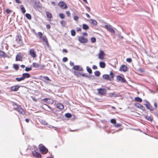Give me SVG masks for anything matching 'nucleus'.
<instances>
[{
    "label": "nucleus",
    "mask_w": 158,
    "mask_h": 158,
    "mask_svg": "<svg viewBox=\"0 0 158 158\" xmlns=\"http://www.w3.org/2000/svg\"><path fill=\"white\" fill-rule=\"evenodd\" d=\"M14 109L17 110L19 113L22 115L25 114V112L23 109L21 107L20 105H19L16 103H14L13 104Z\"/></svg>",
    "instance_id": "nucleus-1"
},
{
    "label": "nucleus",
    "mask_w": 158,
    "mask_h": 158,
    "mask_svg": "<svg viewBox=\"0 0 158 158\" xmlns=\"http://www.w3.org/2000/svg\"><path fill=\"white\" fill-rule=\"evenodd\" d=\"M39 148L40 151L42 154H46L48 152V149L42 144H40L39 145Z\"/></svg>",
    "instance_id": "nucleus-2"
},
{
    "label": "nucleus",
    "mask_w": 158,
    "mask_h": 158,
    "mask_svg": "<svg viewBox=\"0 0 158 158\" xmlns=\"http://www.w3.org/2000/svg\"><path fill=\"white\" fill-rule=\"evenodd\" d=\"M32 66L35 68L41 69H42L45 67L44 65H41L37 63H33Z\"/></svg>",
    "instance_id": "nucleus-3"
},
{
    "label": "nucleus",
    "mask_w": 158,
    "mask_h": 158,
    "mask_svg": "<svg viewBox=\"0 0 158 158\" xmlns=\"http://www.w3.org/2000/svg\"><path fill=\"white\" fill-rule=\"evenodd\" d=\"M146 103L145 104H144V105L147 109L152 111H153L154 110V109L152 106L151 105L150 103L148 101H146Z\"/></svg>",
    "instance_id": "nucleus-4"
},
{
    "label": "nucleus",
    "mask_w": 158,
    "mask_h": 158,
    "mask_svg": "<svg viewBox=\"0 0 158 158\" xmlns=\"http://www.w3.org/2000/svg\"><path fill=\"white\" fill-rule=\"evenodd\" d=\"M78 40L81 43H86L88 42L87 39L84 38L83 36H79L78 37Z\"/></svg>",
    "instance_id": "nucleus-5"
},
{
    "label": "nucleus",
    "mask_w": 158,
    "mask_h": 158,
    "mask_svg": "<svg viewBox=\"0 0 158 158\" xmlns=\"http://www.w3.org/2000/svg\"><path fill=\"white\" fill-rule=\"evenodd\" d=\"M58 5L62 9H65L67 8V6L65 3L64 2L61 1L60 2Z\"/></svg>",
    "instance_id": "nucleus-6"
},
{
    "label": "nucleus",
    "mask_w": 158,
    "mask_h": 158,
    "mask_svg": "<svg viewBox=\"0 0 158 158\" xmlns=\"http://www.w3.org/2000/svg\"><path fill=\"white\" fill-rule=\"evenodd\" d=\"M32 153L33 156L37 158H41V156L40 153L34 151L32 152Z\"/></svg>",
    "instance_id": "nucleus-7"
},
{
    "label": "nucleus",
    "mask_w": 158,
    "mask_h": 158,
    "mask_svg": "<svg viewBox=\"0 0 158 158\" xmlns=\"http://www.w3.org/2000/svg\"><path fill=\"white\" fill-rule=\"evenodd\" d=\"M111 26L110 25H105L104 27L106 28L108 31L112 33H114V31L111 28Z\"/></svg>",
    "instance_id": "nucleus-8"
},
{
    "label": "nucleus",
    "mask_w": 158,
    "mask_h": 158,
    "mask_svg": "<svg viewBox=\"0 0 158 158\" xmlns=\"http://www.w3.org/2000/svg\"><path fill=\"white\" fill-rule=\"evenodd\" d=\"M29 53L31 57L33 58L35 57L36 56V55L35 52V50L32 48L29 50Z\"/></svg>",
    "instance_id": "nucleus-9"
},
{
    "label": "nucleus",
    "mask_w": 158,
    "mask_h": 158,
    "mask_svg": "<svg viewBox=\"0 0 158 158\" xmlns=\"http://www.w3.org/2000/svg\"><path fill=\"white\" fill-rule=\"evenodd\" d=\"M16 41L19 45H20L22 44V42L21 39V38L19 35L16 36Z\"/></svg>",
    "instance_id": "nucleus-10"
},
{
    "label": "nucleus",
    "mask_w": 158,
    "mask_h": 158,
    "mask_svg": "<svg viewBox=\"0 0 158 158\" xmlns=\"http://www.w3.org/2000/svg\"><path fill=\"white\" fill-rule=\"evenodd\" d=\"M98 93L99 94L102 95L105 94L106 93V90L104 89H98Z\"/></svg>",
    "instance_id": "nucleus-11"
},
{
    "label": "nucleus",
    "mask_w": 158,
    "mask_h": 158,
    "mask_svg": "<svg viewBox=\"0 0 158 158\" xmlns=\"http://www.w3.org/2000/svg\"><path fill=\"white\" fill-rule=\"evenodd\" d=\"M105 55L104 51L100 50L98 55V58L101 60L103 59Z\"/></svg>",
    "instance_id": "nucleus-12"
},
{
    "label": "nucleus",
    "mask_w": 158,
    "mask_h": 158,
    "mask_svg": "<svg viewBox=\"0 0 158 158\" xmlns=\"http://www.w3.org/2000/svg\"><path fill=\"white\" fill-rule=\"evenodd\" d=\"M127 70V66L125 65H122L119 69V70L121 71H123L124 72H126Z\"/></svg>",
    "instance_id": "nucleus-13"
},
{
    "label": "nucleus",
    "mask_w": 158,
    "mask_h": 158,
    "mask_svg": "<svg viewBox=\"0 0 158 158\" xmlns=\"http://www.w3.org/2000/svg\"><path fill=\"white\" fill-rule=\"evenodd\" d=\"M117 79L118 81L123 82H125L126 81L125 79L120 75H118L117 76Z\"/></svg>",
    "instance_id": "nucleus-14"
},
{
    "label": "nucleus",
    "mask_w": 158,
    "mask_h": 158,
    "mask_svg": "<svg viewBox=\"0 0 158 158\" xmlns=\"http://www.w3.org/2000/svg\"><path fill=\"white\" fill-rule=\"evenodd\" d=\"M20 86L19 85H16L15 86H11L10 87V89L11 91H16L18 90Z\"/></svg>",
    "instance_id": "nucleus-15"
},
{
    "label": "nucleus",
    "mask_w": 158,
    "mask_h": 158,
    "mask_svg": "<svg viewBox=\"0 0 158 158\" xmlns=\"http://www.w3.org/2000/svg\"><path fill=\"white\" fill-rule=\"evenodd\" d=\"M118 96L117 95L115 92L109 93L108 94V97L110 98H115Z\"/></svg>",
    "instance_id": "nucleus-16"
},
{
    "label": "nucleus",
    "mask_w": 158,
    "mask_h": 158,
    "mask_svg": "<svg viewBox=\"0 0 158 158\" xmlns=\"http://www.w3.org/2000/svg\"><path fill=\"white\" fill-rule=\"evenodd\" d=\"M42 100L48 103L52 104L53 102V101L52 100L49 98H44Z\"/></svg>",
    "instance_id": "nucleus-17"
},
{
    "label": "nucleus",
    "mask_w": 158,
    "mask_h": 158,
    "mask_svg": "<svg viewBox=\"0 0 158 158\" xmlns=\"http://www.w3.org/2000/svg\"><path fill=\"white\" fill-rule=\"evenodd\" d=\"M73 69L74 70H78L80 71H82L83 69L82 68H80L79 65H75L73 67Z\"/></svg>",
    "instance_id": "nucleus-18"
},
{
    "label": "nucleus",
    "mask_w": 158,
    "mask_h": 158,
    "mask_svg": "<svg viewBox=\"0 0 158 158\" xmlns=\"http://www.w3.org/2000/svg\"><path fill=\"white\" fill-rule=\"evenodd\" d=\"M22 77L24 80L25 78L30 77V75L28 73H25L23 74Z\"/></svg>",
    "instance_id": "nucleus-19"
},
{
    "label": "nucleus",
    "mask_w": 158,
    "mask_h": 158,
    "mask_svg": "<svg viewBox=\"0 0 158 158\" xmlns=\"http://www.w3.org/2000/svg\"><path fill=\"white\" fill-rule=\"evenodd\" d=\"M135 106L138 108H139L141 109V110H143V111L145 110V108H144V107H143V106L141 104H139V103H137L136 104H135Z\"/></svg>",
    "instance_id": "nucleus-20"
},
{
    "label": "nucleus",
    "mask_w": 158,
    "mask_h": 158,
    "mask_svg": "<svg viewBox=\"0 0 158 158\" xmlns=\"http://www.w3.org/2000/svg\"><path fill=\"white\" fill-rule=\"evenodd\" d=\"M103 78L105 80H111V78L109 75L108 74H104L102 76Z\"/></svg>",
    "instance_id": "nucleus-21"
},
{
    "label": "nucleus",
    "mask_w": 158,
    "mask_h": 158,
    "mask_svg": "<svg viewBox=\"0 0 158 158\" xmlns=\"http://www.w3.org/2000/svg\"><path fill=\"white\" fill-rule=\"evenodd\" d=\"M16 61H22V57L20 54H18L16 56Z\"/></svg>",
    "instance_id": "nucleus-22"
},
{
    "label": "nucleus",
    "mask_w": 158,
    "mask_h": 158,
    "mask_svg": "<svg viewBox=\"0 0 158 158\" xmlns=\"http://www.w3.org/2000/svg\"><path fill=\"white\" fill-rule=\"evenodd\" d=\"M89 22L90 24L92 25H97V22L96 20H94L91 19Z\"/></svg>",
    "instance_id": "nucleus-23"
},
{
    "label": "nucleus",
    "mask_w": 158,
    "mask_h": 158,
    "mask_svg": "<svg viewBox=\"0 0 158 158\" xmlns=\"http://www.w3.org/2000/svg\"><path fill=\"white\" fill-rule=\"evenodd\" d=\"M42 38V40L43 41V42H45L46 44L47 45H48V40H47V39L46 36H44Z\"/></svg>",
    "instance_id": "nucleus-24"
},
{
    "label": "nucleus",
    "mask_w": 158,
    "mask_h": 158,
    "mask_svg": "<svg viewBox=\"0 0 158 158\" xmlns=\"http://www.w3.org/2000/svg\"><path fill=\"white\" fill-rule=\"evenodd\" d=\"M105 66L106 64L104 62L101 61L99 62V66L100 68H104L105 67Z\"/></svg>",
    "instance_id": "nucleus-25"
},
{
    "label": "nucleus",
    "mask_w": 158,
    "mask_h": 158,
    "mask_svg": "<svg viewBox=\"0 0 158 158\" xmlns=\"http://www.w3.org/2000/svg\"><path fill=\"white\" fill-rule=\"evenodd\" d=\"M57 108L60 109H63L64 108V106L61 103L57 104L56 105Z\"/></svg>",
    "instance_id": "nucleus-26"
},
{
    "label": "nucleus",
    "mask_w": 158,
    "mask_h": 158,
    "mask_svg": "<svg viewBox=\"0 0 158 158\" xmlns=\"http://www.w3.org/2000/svg\"><path fill=\"white\" fill-rule=\"evenodd\" d=\"M82 28L85 30H87L89 29V27L87 25L83 24H82Z\"/></svg>",
    "instance_id": "nucleus-27"
},
{
    "label": "nucleus",
    "mask_w": 158,
    "mask_h": 158,
    "mask_svg": "<svg viewBox=\"0 0 158 158\" xmlns=\"http://www.w3.org/2000/svg\"><path fill=\"white\" fill-rule=\"evenodd\" d=\"M46 14L47 18L51 19L52 17V15L49 12L47 11L46 12Z\"/></svg>",
    "instance_id": "nucleus-28"
},
{
    "label": "nucleus",
    "mask_w": 158,
    "mask_h": 158,
    "mask_svg": "<svg viewBox=\"0 0 158 158\" xmlns=\"http://www.w3.org/2000/svg\"><path fill=\"white\" fill-rule=\"evenodd\" d=\"M135 101L139 102H141L142 101V100L141 98L139 97H136L135 98Z\"/></svg>",
    "instance_id": "nucleus-29"
},
{
    "label": "nucleus",
    "mask_w": 158,
    "mask_h": 158,
    "mask_svg": "<svg viewBox=\"0 0 158 158\" xmlns=\"http://www.w3.org/2000/svg\"><path fill=\"white\" fill-rule=\"evenodd\" d=\"M86 69L88 73L89 74H91L92 73V70L91 68H89L88 66H87Z\"/></svg>",
    "instance_id": "nucleus-30"
},
{
    "label": "nucleus",
    "mask_w": 158,
    "mask_h": 158,
    "mask_svg": "<svg viewBox=\"0 0 158 158\" xmlns=\"http://www.w3.org/2000/svg\"><path fill=\"white\" fill-rule=\"evenodd\" d=\"M74 74L75 76L79 77L81 75V73H80L75 71L74 72Z\"/></svg>",
    "instance_id": "nucleus-31"
},
{
    "label": "nucleus",
    "mask_w": 158,
    "mask_h": 158,
    "mask_svg": "<svg viewBox=\"0 0 158 158\" xmlns=\"http://www.w3.org/2000/svg\"><path fill=\"white\" fill-rule=\"evenodd\" d=\"M94 74L95 76L98 77L100 74V73L98 71H96L94 72Z\"/></svg>",
    "instance_id": "nucleus-32"
},
{
    "label": "nucleus",
    "mask_w": 158,
    "mask_h": 158,
    "mask_svg": "<svg viewBox=\"0 0 158 158\" xmlns=\"http://www.w3.org/2000/svg\"><path fill=\"white\" fill-rule=\"evenodd\" d=\"M25 16L28 19L30 20L31 19V16L29 14L26 13L25 14Z\"/></svg>",
    "instance_id": "nucleus-33"
},
{
    "label": "nucleus",
    "mask_w": 158,
    "mask_h": 158,
    "mask_svg": "<svg viewBox=\"0 0 158 158\" xmlns=\"http://www.w3.org/2000/svg\"><path fill=\"white\" fill-rule=\"evenodd\" d=\"M145 118L148 121H152V119H151V118L150 116H148L147 115L145 116Z\"/></svg>",
    "instance_id": "nucleus-34"
},
{
    "label": "nucleus",
    "mask_w": 158,
    "mask_h": 158,
    "mask_svg": "<svg viewBox=\"0 0 158 158\" xmlns=\"http://www.w3.org/2000/svg\"><path fill=\"white\" fill-rule=\"evenodd\" d=\"M65 117L67 118H69L72 117L71 114L69 113H67L65 114Z\"/></svg>",
    "instance_id": "nucleus-35"
},
{
    "label": "nucleus",
    "mask_w": 158,
    "mask_h": 158,
    "mask_svg": "<svg viewBox=\"0 0 158 158\" xmlns=\"http://www.w3.org/2000/svg\"><path fill=\"white\" fill-rule=\"evenodd\" d=\"M13 67L16 70H18L19 68V65L18 64H15L13 65Z\"/></svg>",
    "instance_id": "nucleus-36"
},
{
    "label": "nucleus",
    "mask_w": 158,
    "mask_h": 158,
    "mask_svg": "<svg viewBox=\"0 0 158 158\" xmlns=\"http://www.w3.org/2000/svg\"><path fill=\"white\" fill-rule=\"evenodd\" d=\"M15 80L18 81H20L24 80L22 77H17L15 78Z\"/></svg>",
    "instance_id": "nucleus-37"
},
{
    "label": "nucleus",
    "mask_w": 158,
    "mask_h": 158,
    "mask_svg": "<svg viewBox=\"0 0 158 158\" xmlns=\"http://www.w3.org/2000/svg\"><path fill=\"white\" fill-rule=\"evenodd\" d=\"M71 35L73 36H74L76 34L75 31L74 30H72L71 31Z\"/></svg>",
    "instance_id": "nucleus-38"
},
{
    "label": "nucleus",
    "mask_w": 158,
    "mask_h": 158,
    "mask_svg": "<svg viewBox=\"0 0 158 158\" xmlns=\"http://www.w3.org/2000/svg\"><path fill=\"white\" fill-rule=\"evenodd\" d=\"M21 6H22V7L21 8V11H22L23 13L24 14L26 12L25 9V8L22 5H21Z\"/></svg>",
    "instance_id": "nucleus-39"
},
{
    "label": "nucleus",
    "mask_w": 158,
    "mask_h": 158,
    "mask_svg": "<svg viewBox=\"0 0 158 158\" xmlns=\"http://www.w3.org/2000/svg\"><path fill=\"white\" fill-rule=\"evenodd\" d=\"M41 123L42 124L45 125H47L48 124L47 123L45 120H41Z\"/></svg>",
    "instance_id": "nucleus-40"
},
{
    "label": "nucleus",
    "mask_w": 158,
    "mask_h": 158,
    "mask_svg": "<svg viewBox=\"0 0 158 158\" xmlns=\"http://www.w3.org/2000/svg\"><path fill=\"white\" fill-rule=\"evenodd\" d=\"M43 78L47 81H51V80H50V79L47 76H44L43 77Z\"/></svg>",
    "instance_id": "nucleus-41"
},
{
    "label": "nucleus",
    "mask_w": 158,
    "mask_h": 158,
    "mask_svg": "<svg viewBox=\"0 0 158 158\" xmlns=\"http://www.w3.org/2000/svg\"><path fill=\"white\" fill-rule=\"evenodd\" d=\"M96 41V39L94 37H92L91 38V41L92 43H95Z\"/></svg>",
    "instance_id": "nucleus-42"
},
{
    "label": "nucleus",
    "mask_w": 158,
    "mask_h": 158,
    "mask_svg": "<svg viewBox=\"0 0 158 158\" xmlns=\"http://www.w3.org/2000/svg\"><path fill=\"white\" fill-rule=\"evenodd\" d=\"M32 70V68L31 67H26L25 69V70L26 72Z\"/></svg>",
    "instance_id": "nucleus-43"
},
{
    "label": "nucleus",
    "mask_w": 158,
    "mask_h": 158,
    "mask_svg": "<svg viewBox=\"0 0 158 158\" xmlns=\"http://www.w3.org/2000/svg\"><path fill=\"white\" fill-rule=\"evenodd\" d=\"M5 55V52L2 51H0V56L1 57L4 56Z\"/></svg>",
    "instance_id": "nucleus-44"
},
{
    "label": "nucleus",
    "mask_w": 158,
    "mask_h": 158,
    "mask_svg": "<svg viewBox=\"0 0 158 158\" xmlns=\"http://www.w3.org/2000/svg\"><path fill=\"white\" fill-rule=\"evenodd\" d=\"M110 122L113 124H115L116 123V120L114 119H112L110 120Z\"/></svg>",
    "instance_id": "nucleus-45"
},
{
    "label": "nucleus",
    "mask_w": 158,
    "mask_h": 158,
    "mask_svg": "<svg viewBox=\"0 0 158 158\" xmlns=\"http://www.w3.org/2000/svg\"><path fill=\"white\" fill-rule=\"evenodd\" d=\"M59 16L61 19H64L65 17L64 15L62 13H60L59 14Z\"/></svg>",
    "instance_id": "nucleus-46"
},
{
    "label": "nucleus",
    "mask_w": 158,
    "mask_h": 158,
    "mask_svg": "<svg viewBox=\"0 0 158 158\" xmlns=\"http://www.w3.org/2000/svg\"><path fill=\"white\" fill-rule=\"evenodd\" d=\"M65 22L64 21H61L60 22V23L63 26H64L65 25Z\"/></svg>",
    "instance_id": "nucleus-47"
},
{
    "label": "nucleus",
    "mask_w": 158,
    "mask_h": 158,
    "mask_svg": "<svg viewBox=\"0 0 158 158\" xmlns=\"http://www.w3.org/2000/svg\"><path fill=\"white\" fill-rule=\"evenodd\" d=\"M38 35L40 37V39H41L42 38V36L43 35V34L42 32H38Z\"/></svg>",
    "instance_id": "nucleus-48"
},
{
    "label": "nucleus",
    "mask_w": 158,
    "mask_h": 158,
    "mask_svg": "<svg viewBox=\"0 0 158 158\" xmlns=\"http://www.w3.org/2000/svg\"><path fill=\"white\" fill-rule=\"evenodd\" d=\"M114 126L115 127H119L121 126V124L120 123H117L116 124V123L114 125Z\"/></svg>",
    "instance_id": "nucleus-49"
},
{
    "label": "nucleus",
    "mask_w": 158,
    "mask_h": 158,
    "mask_svg": "<svg viewBox=\"0 0 158 158\" xmlns=\"http://www.w3.org/2000/svg\"><path fill=\"white\" fill-rule=\"evenodd\" d=\"M68 58L66 57H64L62 59V61L64 62H66L68 60Z\"/></svg>",
    "instance_id": "nucleus-50"
},
{
    "label": "nucleus",
    "mask_w": 158,
    "mask_h": 158,
    "mask_svg": "<svg viewBox=\"0 0 158 158\" xmlns=\"http://www.w3.org/2000/svg\"><path fill=\"white\" fill-rule=\"evenodd\" d=\"M79 19V17L77 16H75L74 17V19L76 21H77Z\"/></svg>",
    "instance_id": "nucleus-51"
},
{
    "label": "nucleus",
    "mask_w": 158,
    "mask_h": 158,
    "mask_svg": "<svg viewBox=\"0 0 158 158\" xmlns=\"http://www.w3.org/2000/svg\"><path fill=\"white\" fill-rule=\"evenodd\" d=\"M110 75L111 76V77L112 78H114V74L112 71H111L110 72Z\"/></svg>",
    "instance_id": "nucleus-52"
},
{
    "label": "nucleus",
    "mask_w": 158,
    "mask_h": 158,
    "mask_svg": "<svg viewBox=\"0 0 158 158\" xmlns=\"http://www.w3.org/2000/svg\"><path fill=\"white\" fill-rule=\"evenodd\" d=\"M126 61H127L129 63H130L131 62L132 60L131 58H128L127 59Z\"/></svg>",
    "instance_id": "nucleus-53"
},
{
    "label": "nucleus",
    "mask_w": 158,
    "mask_h": 158,
    "mask_svg": "<svg viewBox=\"0 0 158 158\" xmlns=\"http://www.w3.org/2000/svg\"><path fill=\"white\" fill-rule=\"evenodd\" d=\"M81 76H82L83 77H89V76L87 75L86 74L83 73L81 74Z\"/></svg>",
    "instance_id": "nucleus-54"
},
{
    "label": "nucleus",
    "mask_w": 158,
    "mask_h": 158,
    "mask_svg": "<svg viewBox=\"0 0 158 158\" xmlns=\"http://www.w3.org/2000/svg\"><path fill=\"white\" fill-rule=\"evenodd\" d=\"M46 106H47L51 110H52V111H53V108H51V107H50V106H49L48 105H47L46 104L45 105Z\"/></svg>",
    "instance_id": "nucleus-55"
},
{
    "label": "nucleus",
    "mask_w": 158,
    "mask_h": 158,
    "mask_svg": "<svg viewBox=\"0 0 158 158\" xmlns=\"http://www.w3.org/2000/svg\"><path fill=\"white\" fill-rule=\"evenodd\" d=\"M46 106H47L51 110H52V111H53V108H51V107H50V106H49L48 105H47L46 104L45 105Z\"/></svg>",
    "instance_id": "nucleus-56"
},
{
    "label": "nucleus",
    "mask_w": 158,
    "mask_h": 158,
    "mask_svg": "<svg viewBox=\"0 0 158 158\" xmlns=\"http://www.w3.org/2000/svg\"><path fill=\"white\" fill-rule=\"evenodd\" d=\"M85 8H86V10L88 12H89L90 11V8L89 7H88V6H86L85 7Z\"/></svg>",
    "instance_id": "nucleus-57"
},
{
    "label": "nucleus",
    "mask_w": 158,
    "mask_h": 158,
    "mask_svg": "<svg viewBox=\"0 0 158 158\" xmlns=\"http://www.w3.org/2000/svg\"><path fill=\"white\" fill-rule=\"evenodd\" d=\"M6 11L7 14H9L11 12V11L9 9H7L6 10Z\"/></svg>",
    "instance_id": "nucleus-58"
},
{
    "label": "nucleus",
    "mask_w": 158,
    "mask_h": 158,
    "mask_svg": "<svg viewBox=\"0 0 158 158\" xmlns=\"http://www.w3.org/2000/svg\"><path fill=\"white\" fill-rule=\"evenodd\" d=\"M66 14L68 16H69L70 15V13L69 11H67Z\"/></svg>",
    "instance_id": "nucleus-59"
},
{
    "label": "nucleus",
    "mask_w": 158,
    "mask_h": 158,
    "mask_svg": "<svg viewBox=\"0 0 158 158\" xmlns=\"http://www.w3.org/2000/svg\"><path fill=\"white\" fill-rule=\"evenodd\" d=\"M92 68L94 69H97V67L96 65H94L93 66Z\"/></svg>",
    "instance_id": "nucleus-60"
},
{
    "label": "nucleus",
    "mask_w": 158,
    "mask_h": 158,
    "mask_svg": "<svg viewBox=\"0 0 158 158\" xmlns=\"http://www.w3.org/2000/svg\"><path fill=\"white\" fill-rule=\"evenodd\" d=\"M81 29L80 27H77V32H79L81 31Z\"/></svg>",
    "instance_id": "nucleus-61"
},
{
    "label": "nucleus",
    "mask_w": 158,
    "mask_h": 158,
    "mask_svg": "<svg viewBox=\"0 0 158 158\" xmlns=\"http://www.w3.org/2000/svg\"><path fill=\"white\" fill-rule=\"evenodd\" d=\"M46 28L47 29H49L51 28V27L49 24H47L46 26Z\"/></svg>",
    "instance_id": "nucleus-62"
},
{
    "label": "nucleus",
    "mask_w": 158,
    "mask_h": 158,
    "mask_svg": "<svg viewBox=\"0 0 158 158\" xmlns=\"http://www.w3.org/2000/svg\"><path fill=\"white\" fill-rule=\"evenodd\" d=\"M154 106L156 108H157V103L156 102H155L154 103Z\"/></svg>",
    "instance_id": "nucleus-63"
},
{
    "label": "nucleus",
    "mask_w": 158,
    "mask_h": 158,
    "mask_svg": "<svg viewBox=\"0 0 158 158\" xmlns=\"http://www.w3.org/2000/svg\"><path fill=\"white\" fill-rule=\"evenodd\" d=\"M74 65V63L73 62H72V61H70V65L71 66H73Z\"/></svg>",
    "instance_id": "nucleus-64"
}]
</instances>
